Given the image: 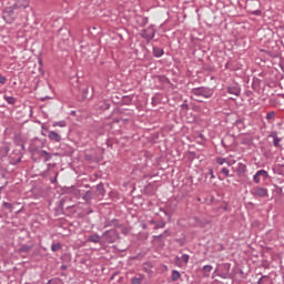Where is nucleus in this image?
Segmentation results:
<instances>
[{
    "mask_svg": "<svg viewBox=\"0 0 284 284\" xmlns=\"http://www.w3.org/2000/svg\"><path fill=\"white\" fill-rule=\"evenodd\" d=\"M97 110H101L102 112H105V110H110V102L106 100H101L95 104Z\"/></svg>",
    "mask_w": 284,
    "mask_h": 284,
    "instance_id": "11",
    "label": "nucleus"
},
{
    "mask_svg": "<svg viewBox=\"0 0 284 284\" xmlns=\"http://www.w3.org/2000/svg\"><path fill=\"white\" fill-rule=\"evenodd\" d=\"M186 241H187V235H185V233H182L180 239H174V243H178L180 247H183Z\"/></svg>",
    "mask_w": 284,
    "mask_h": 284,
    "instance_id": "21",
    "label": "nucleus"
},
{
    "mask_svg": "<svg viewBox=\"0 0 284 284\" xmlns=\"http://www.w3.org/2000/svg\"><path fill=\"white\" fill-rule=\"evenodd\" d=\"M12 7L16 10H26V8H30V0H16Z\"/></svg>",
    "mask_w": 284,
    "mask_h": 284,
    "instance_id": "9",
    "label": "nucleus"
},
{
    "mask_svg": "<svg viewBox=\"0 0 284 284\" xmlns=\"http://www.w3.org/2000/svg\"><path fill=\"white\" fill-rule=\"evenodd\" d=\"M268 136H271V139H278V133H276V131H273Z\"/></svg>",
    "mask_w": 284,
    "mask_h": 284,
    "instance_id": "51",
    "label": "nucleus"
},
{
    "mask_svg": "<svg viewBox=\"0 0 284 284\" xmlns=\"http://www.w3.org/2000/svg\"><path fill=\"white\" fill-rule=\"evenodd\" d=\"M204 276H210V272H212L213 267L212 265H204L203 266Z\"/></svg>",
    "mask_w": 284,
    "mask_h": 284,
    "instance_id": "34",
    "label": "nucleus"
},
{
    "mask_svg": "<svg viewBox=\"0 0 284 284\" xmlns=\"http://www.w3.org/2000/svg\"><path fill=\"white\" fill-rule=\"evenodd\" d=\"M220 174H223V176H224L225 179L232 176V175H230V170H229L227 168H222V169L220 170Z\"/></svg>",
    "mask_w": 284,
    "mask_h": 284,
    "instance_id": "36",
    "label": "nucleus"
},
{
    "mask_svg": "<svg viewBox=\"0 0 284 284\" xmlns=\"http://www.w3.org/2000/svg\"><path fill=\"white\" fill-rule=\"evenodd\" d=\"M48 174H50V169H47L45 171H43L40 176H42V179H45L48 176Z\"/></svg>",
    "mask_w": 284,
    "mask_h": 284,
    "instance_id": "49",
    "label": "nucleus"
},
{
    "mask_svg": "<svg viewBox=\"0 0 284 284\" xmlns=\"http://www.w3.org/2000/svg\"><path fill=\"white\" fill-rule=\"evenodd\" d=\"M124 105H131L132 104V98L130 95L123 97Z\"/></svg>",
    "mask_w": 284,
    "mask_h": 284,
    "instance_id": "39",
    "label": "nucleus"
},
{
    "mask_svg": "<svg viewBox=\"0 0 284 284\" xmlns=\"http://www.w3.org/2000/svg\"><path fill=\"white\" fill-rule=\"evenodd\" d=\"M193 221H194L196 227H205V225H207V222L201 220L197 216L193 217Z\"/></svg>",
    "mask_w": 284,
    "mask_h": 284,
    "instance_id": "25",
    "label": "nucleus"
},
{
    "mask_svg": "<svg viewBox=\"0 0 284 284\" xmlns=\"http://www.w3.org/2000/svg\"><path fill=\"white\" fill-rule=\"evenodd\" d=\"M119 275V273H113L110 277V281H114V277H116Z\"/></svg>",
    "mask_w": 284,
    "mask_h": 284,
    "instance_id": "60",
    "label": "nucleus"
},
{
    "mask_svg": "<svg viewBox=\"0 0 284 284\" xmlns=\"http://www.w3.org/2000/svg\"><path fill=\"white\" fill-rule=\"evenodd\" d=\"M144 192H145L146 194H149V196H153V194H154V185L148 184V185L145 186V189H144Z\"/></svg>",
    "mask_w": 284,
    "mask_h": 284,
    "instance_id": "30",
    "label": "nucleus"
},
{
    "mask_svg": "<svg viewBox=\"0 0 284 284\" xmlns=\"http://www.w3.org/2000/svg\"><path fill=\"white\" fill-rule=\"evenodd\" d=\"M88 92H89V88L88 87L82 89L83 99H88Z\"/></svg>",
    "mask_w": 284,
    "mask_h": 284,
    "instance_id": "48",
    "label": "nucleus"
},
{
    "mask_svg": "<svg viewBox=\"0 0 284 284\" xmlns=\"http://www.w3.org/2000/svg\"><path fill=\"white\" fill-rule=\"evenodd\" d=\"M252 88L255 92H258V88H261V80L258 78H253Z\"/></svg>",
    "mask_w": 284,
    "mask_h": 284,
    "instance_id": "28",
    "label": "nucleus"
},
{
    "mask_svg": "<svg viewBox=\"0 0 284 284\" xmlns=\"http://www.w3.org/2000/svg\"><path fill=\"white\" fill-rule=\"evenodd\" d=\"M171 278H172L173 282L174 281H179V278H181V273L179 271H176V270H173Z\"/></svg>",
    "mask_w": 284,
    "mask_h": 284,
    "instance_id": "35",
    "label": "nucleus"
},
{
    "mask_svg": "<svg viewBox=\"0 0 284 284\" xmlns=\"http://www.w3.org/2000/svg\"><path fill=\"white\" fill-rule=\"evenodd\" d=\"M143 283V276L138 275L131 278V284H142Z\"/></svg>",
    "mask_w": 284,
    "mask_h": 284,
    "instance_id": "32",
    "label": "nucleus"
},
{
    "mask_svg": "<svg viewBox=\"0 0 284 284\" xmlns=\"http://www.w3.org/2000/svg\"><path fill=\"white\" fill-rule=\"evenodd\" d=\"M152 239H153L152 240L153 243H164L165 241L163 233H161L160 235H153Z\"/></svg>",
    "mask_w": 284,
    "mask_h": 284,
    "instance_id": "27",
    "label": "nucleus"
},
{
    "mask_svg": "<svg viewBox=\"0 0 284 284\" xmlns=\"http://www.w3.org/2000/svg\"><path fill=\"white\" fill-rule=\"evenodd\" d=\"M7 81H8V79L0 73V84L6 85Z\"/></svg>",
    "mask_w": 284,
    "mask_h": 284,
    "instance_id": "47",
    "label": "nucleus"
},
{
    "mask_svg": "<svg viewBox=\"0 0 284 284\" xmlns=\"http://www.w3.org/2000/svg\"><path fill=\"white\" fill-rule=\"evenodd\" d=\"M154 34H156V30H154V27L151 26L142 30L141 37L142 39H145L148 42H150L152 39H154Z\"/></svg>",
    "mask_w": 284,
    "mask_h": 284,
    "instance_id": "6",
    "label": "nucleus"
},
{
    "mask_svg": "<svg viewBox=\"0 0 284 284\" xmlns=\"http://www.w3.org/2000/svg\"><path fill=\"white\" fill-rule=\"evenodd\" d=\"M59 250H63V244H61L60 242L53 243L51 245V252H59Z\"/></svg>",
    "mask_w": 284,
    "mask_h": 284,
    "instance_id": "31",
    "label": "nucleus"
},
{
    "mask_svg": "<svg viewBox=\"0 0 284 284\" xmlns=\"http://www.w3.org/2000/svg\"><path fill=\"white\" fill-rule=\"evenodd\" d=\"M162 235H163L164 239H168V236H172V231L165 230V231L162 233Z\"/></svg>",
    "mask_w": 284,
    "mask_h": 284,
    "instance_id": "44",
    "label": "nucleus"
},
{
    "mask_svg": "<svg viewBox=\"0 0 284 284\" xmlns=\"http://www.w3.org/2000/svg\"><path fill=\"white\" fill-rule=\"evenodd\" d=\"M247 172V165L243 164L242 162L237 163L236 174L237 176H243Z\"/></svg>",
    "mask_w": 284,
    "mask_h": 284,
    "instance_id": "17",
    "label": "nucleus"
},
{
    "mask_svg": "<svg viewBox=\"0 0 284 284\" xmlns=\"http://www.w3.org/2000/svg\"><path fill=\"white\" fill-rule=\"evenodd\" d=\"M274 116H276V112L274 111H270L266 113V121H272V119H274Z\"/></svg>",
    "mask_w": 284,
    "mask_h": 284,
    "instance_id": "38",
    "label": "nucleus"
},
{
    "mask_svg": "<svg viewBox=\"0 0 284 284\" xmlns=\"http://www.w3.org/2000/svg\"><path fill=\"white\" fill-rule=\"evenodd\" d=\"M175 263H176V265L181 266V257L175 256Z\"/></svg>",
    "mask_w": 284,
    "mask_h": 284,
    "instance_id": "56",
    "label": "nucleus"
},
{
    "mask_svg": "<svg viewBox=\"0 0 284 284\" xmlns=\"http://www.w3.org/2000/svg\"><path fill=\"white\" fill-rule=\"evenodd\" d=\"M48 136L50 141H54V143H61V134L57 133L55 131H49Z\"/></svg>",
    "mask_w": 284,
    "mask_h": 284,
    "instance_id": "16",
    "label": "nucleus"
},
{
    "mask_svg": "<svg viewBox=\"0 0 284 284\" xmlns=\"http://www.w3.org/2000/svg\"><path fill=\"white\" fill-rule=\"evenodd\" d=\"M42 148H45V140H41L39 138H34L33 140H31L28 150L34 163L39 162V160L34 158V154H37Z\"/></svg>",
    "mask_w": 284,
    "mask_h": 284,
    "instance_id": "2",
    "label": "nucleus"
},
{
    "mask_svg": "<svg viewBox=\"0 0 284 284\" xmlns=\"http://www.w3.org/2000/svg\"><path fill=\"white\" fill-rule=\"evenodd\" d=\"M261 179H262V181H267V179H270V173H267V171H265L263 169L258 170L254 174L253 181H254V183L258 184V183H261Z\"/></svg>",
    "mask_w": 284,
    "mask_h": 284,
    "instance_id": "7",
    "label": "nucleus"
},
{
    "mask_svg": "<svg viewBox=\"0 0 284 284\" xmlns=\"http://www.w3.org/2000/svg\"><path fill=\"white\" fill-rule=\"evenodd\" d=\"M221 143H222V146H223L225 150H227V144H225V140H224V139H222Z\"/></svg>",
    "mask_w": 284,
    "mask_h": 284,
    "instance_id": "58",
    "label": "nucleus"
},
{
    "mask_svg": "<svg viewBox=\"0 0 284 284\" xmlns=\"http://www.w3.org/2000/svg\"><path fill=\"white\" fill-rule=\"evenodd\" d=\"M217 276H220V278H230V273H225L223 271H221Z\"/></svg>",
    "mask_w": 284,
    "mask_h": 284,
    "instance_id": "41",
    "label": "nucleus"
},
{
    "mask_svg": "<svg viewBox=\"0 0 284 284\" xmlns=\"http://www.w3.org/2000/svg\"><path fill=\"white\" fill-rule=\"evenodd\" d=\"M212 97H214V89L207 87H199L191 90V99L197 101V103H203L204 99H212Z\"/></svg>",
    "mask_w": 284,
    "mask_h": 284,
    "instance_id": "1",
    "label": "nucleus"
},
{
    "mask_svg": "<svg viewBox=\"0 0 284 284\" xmlns=\"http://www.w3.org/2000/svg\"><path fill=\"white\" fill-rule=\"evenodd\" d=\"M232 267V264L224 263L220 266L221 272H224L226 274H230V268Z\"/></svg>",
    "mask_w": 284,
    "mask_h": 284,
    "instance_id": "29",
    "label": "nucleus"
},
{
    "mask_svg": "<svg viewBox=\"0 0 284 284\" xmlns=\"http://www.w3.org/2000/svg\"><path fill=\"white\" fill-rule=\"evenodd\" d=\"M122 234H124V236H128V234H130V229L123 227L122 229Z\"/></svg>",
    "mask_w": 284,
    "mask_h": 284,
    "instance_id": "53",
    "label": "nucleus"
},
{
    "mask_svg": "<svg viewBox=\"0 0 284 284\" xmlns=\"http://www.w3.org/2000/svg\"><path fill=\"white\" fill-rule=\"evenodd\" d=\"M252 94H253L252 91H250V90H246V91H245V95H246V97H252Z\"/></svg>",
    "mask_w": 284,
    "mask_h": 284,
    "instance_id": "59",
    "label": "nucleus"
},
{
    "mask_svg": "<svg viewBox=\"0 0 284 284\" xmlns=\"http://www.w3.org/2000/svg\"><path fill=\"white\" fill-rule=\"evenodd\" d=\"M140 19H141V26H148V21H149L148 17H141Z\"/></svg>",
    "mask_w": 284,
    "mask_h": 284,
    "instance_id": "45",
    "label": "nucleus"
},
{
    "mask_svg": "<svg viewBox=\"0 0 284 284\" xmlns=\"http://www.w3.org/2000/svg\"><path fill=\"white\" fill-rule=\"evenodd\" d=\"M60 270H62L63 272H65V270H68V265L62 264V265L60 266Z\"/></svg>",
    "mask_w": 284,
    "mask_h": 284,
    "instance_id": "57",
    "label": "nucleus"
},
{
    "mask_svg": "<svg viewBox=\"0 0 284 284\" xmlns=\"http://www.w3.org/2000/svg\"><path fill=\"white\" fill-rule=\"evenodd\" d=\"M216 163H217L219 165H223V163H225V158H220V159H217V160H216Z\"/></svg>",
    "mask_w": 284,
    "mask_h": 284,
    "instance_id": "52",
    "label": "nucleus"
},
{
    "mask_svg": "<svg viewBox=\"0 0 284 284\" xmlns=\"http://www.w3.org/2000/svg\"><path fill=\"white\" fill-rule=\"evenodd\" d=\"M226 90L229 94H234L235 97L241 95V87L237 83L229 85Z\"/></svg>",
    "mask_w": 284,
    "mask_h": 284,
    "instance_id": "10",
    "label": "nucleus"
},
{
    "mask_svg": "<svg viewBox=\"0 0 284 284\" xmlns=\"http://www.w3.org/2000/svg\"><path fill=\"white\" fill-rule=\"evenodd\" d=\"M181 109L182 110H190V105H187V103H183V104H181Z\"/></svg>",
    "mask_w": 284,
    "mask_h": 284,
    "instance_id": "54",
    "label": "nucleus"
},
{
    "mask_svg": "<svg viewBox=\"0 0 284 284\" xmlns=\"http://www.w3.org/2000/svg\"><path fill=\"white\" fill-rule=\"evenodd\" d=\"M104 227H123V224H121V221L113 219V220L106 221Z\"/></svg>",
    "mask_w": 284,
    "mask_h": 284,
    "instance_id": "14",
    "label": "nucleus"
},
{
    "mask_svg": "<svg viewBox=\"0 0 284 284\" xmlns=\"http://www.w3.org/2000/svg\"><path fill=\"white\" fill-rule=\"evenodd\" d=\"M95 193L97 196L103 199L105 196V186H103V183L100 182L97 186H95Z\"/></svg>",
    "mask_w": 284,
    "mask_h": 284,
    "instance_id": "13",
    "label": "nucleus"
},
{
    "mask_svg": "<svg viewBox=\"0 0 284 284\" xmlns=\"http://www.w3.org/2000/svg\"><path fill=\"white\" fill-rule=\"evenodd\" d=\"M4 101H7L8 105H17V98L4 94Z\"/></svg>",
    "mask_w": 284,
    "mask_h": 284,
    "instance_id": "24",
    "label": "nucleus"
},
{
    "mask_svg": "<svg viewBox=\"0 0 284 284\" xmlns=\"http://www.w3.org/2000/svg\"><path fill=\"white\" fill-rule=\"evenodd\" d=\"M34 247V244L28 245V244H22L19 248L18 252L19 254H30L32 252V248Z\"/></svg>",
    "mask_w": 284,
    "mask_h": 284,
    "instance_id": "12",
    "label": "nucleus"
},
{
    "mask_svg": "<svg viewBox=\"0 0 284 284\" xmlns=\"http://www.w3.org/2000/svg\"><path fill=\"white\" fill-rule=\"evenodd\" d=\"M2 207H4V210H9V212H12L14 210V206H12V204L9 202H3Z\"/></svg>",
    "mask_w": 284,
    "mask_h": 284,
    "instance_id": "37",
    "label": "nucleus"
},
{
    "mask_svg": "<svg viewBox=\"0 0 284 284\" xmlns=\"http://www.w3.org/2000/svg\"><path fill=\"white\" fill-rule=\"evenodd\" d=\"M19 163H21V158H18V159L16 160V162L13 163V165H19Z\"/></svg>",
    "mask_w": 284,
    "mask_h": 284,
    "instance_id": "61",
    "label": "nucleus"
},
{
    "mask_svg": "<svg viewBox=\"0 0 284 284\" xmlns=\"http://www.w3.org/2000/svg\"><path fill=\"white\" fill-rule=\"evenodd\" d=\"M182 261H183V263H190V255L183 254L182 255Z\"/></svg>",
    "mask_w": 284,
    "mask_h": 284,
    "instance_id": "46",
    "label": "nucleus"
},
{
    "mask_svg": "<svg viewBox=\"0 0 284 284\" xmlns=\"http://www.w3.org/2000/svg\"><path fill=\"white\" fill-rule=\"evenodd\" d=\"M67 125H68V122H65V120L53 123V128H65Z\"/></svg>",
    "mask_w": 284,
    "mask_h": 284,
    "instance_id": "33",
    "label": "nucleus"
},
{
    "mask_svg": "<svg viewBox=\"0 0 284 284\" xmlns=\"http://www.w3.org/2000/svg\"><path fill=\"white\" fill-rule=\"evenodd\" d=\"M69 193L72 194L75 199H82L83 191L79 190L78 187L71 186L69 189Z\"/></svg>",
    "mask_w": 284,
    "mask_h": 284,
    "instance_id": "15",
    "label": "nucleus"
},
{
    "mask_svg": "<svg viewBox=\"0 0 284 284\" xmlns=\"http://www.w3.org/2000/svg\"><path fill=\"white\" fill-rule=\"evenodd\" d=\"M263 278H270V276L263 275V276L257 281V284H263Z\"/></svg>",
    "mask_w": 284,
    "mask_h": 284,
    "instance_id": "55",
    "label": "nucleus"
},
{
    "mask_svg": "<svg viewBox=\"0 0 284 284\" xmlns=\"http://www.w3.org/2000/svg\"><path fill=\"white\" fill-rule=\"evenodd\" d=\"M119 239V231L116 230H108L102 234L103 243H116Z\"/></svg>",
    "mask_w": 284,
    "mask_h": 284,
    "instance_id": "3",
    "label": "nucleus"
},
{
    "mask_svg": "<svg viewBox=\"0 0 284 284\" xmlns=\"http://www.w3.org/2000/svg\"><path fill=\"white\" fill-rule=\"evenodd\" d=\"M36 154H38V156L40 158H44V161L48 162L52 159V154H50V152L45 151V150H41L38 151Z\"/></svg>",
    "mask_w": 284,
    "mask_h": 284,
    "instance_id": "20",
    "label": "nucleus"
},
{
    "mask_svg": "<svg viewBox=\"0 0 284 284\" xmlns=\"http://www.w3.org/2000/svg\"><path fill=\"white\" fill-rule=\"evenodd\" d=\"M262 52H265L272 59H277V57H281V47H278V44L274 43L272 45V48H268L266 50H262Z\"/></svg>",
    "mask_w": 284,
    "mask_h": 284,
    "instance_id": "5",
    "label": "nucleus"
},
{
    "mask_svg": "<svg viewBox=\"0 0 284 284\" xmlns=\"http://www.w3.org/2000/svg\"><path fill=\"white\" fill-rule=\"evenodd\" d=\"M58 176H59V172L55 173L54 178H50V183L52 184L57 183Z\"/></svg>",
    "mask_w": 284,
    "mask_h": 284,
    "instance_id": "50",
    "label": "nucleus"
},
{
    "mask_svg": "<svg viewBox=\"0 0 284 284\" xmlns=\"http://www.w3.org/2000/svg\"><path fill=\"white\" fill-rule=\"evenodd\" d=\"M0 172H6V169L3 168V165L0 163Z\"/></svg>",
    "mask_w": 284,
    "mask_h": 284,
    "instance_id": "63",
    "label": "nucleus"
},
{
    "mask_svg": "<svg viewBox=\"0 0 284 284\" xmlns=\"http://www.w3.org/2000/svg\"><path fill=\"white\" fill-rule=\"evenodd\" d=\"M82 199L85 201V203H89V201H92V192L91 191H82Z\"/></svg>",
    "mask_w": 284,
    "mask_h": 284,
    "instance_id": "26",
    "label": "nucleus"
},
{
    "mask_svg": "<svg viewBox=\"0 0 284 284\" xmlns=\"http://www.w3.org/2000/svg\"><path fill=\"white\" fill-rule=\"evenodd\" d=\"M251 14H253L254 17H261V14H263V11H261L260 9H256L251 11Z\"/></svg>",
    "mask_w": 284,
    "mask_h": 284,
    "instance_id": "43",
    "label": "nucleus"
},
{
    "mask_svg": "<svg viewBox=\"0 0 284 284\" xmlns=\"http://www.w3.org/2000/svg\"><path fill=\"white\" fill-rule=\"evenodd\" d=\"M150 225H154L153 230H163L165 227L164 221L150 220Z\"/></svg>",
    "mask_w": 284,
    "mask_h": 284,
    "instance_id": "19",
    "label": "nucleus"
},
{
    "mask_svg": "<svg viewBox=\"0 0 284 284\" xmlns=\"http://www.w3.org/2000/svg\"><path fill=\"white\" fill-rule=\"evenodd\" d=\"M253 3H255V6H261V1L258 0H253Z\"/></svg>",
    "mask_w": 284,
    "mask_h": 284,
    "instance_id": "62",
    "label": "nucleus"
},
{
    "mask_svg": "<svg viewBox=\"0 0 284 284\" xmlns=\"http://www.w3.org/2000/svg\"><path fill=\"white\" fill-rule=\"evenodd\" d=\"M162 54H165V51L162 48L153 47V57L161 59Z\"/></svg>",
    "mask_w": 284,
    "mask_h": 284,
    "instance_id": "22",
    "label": "nucleus"
},
{
    "mask_svg": "<svg viewBox=\"0 0 284 284\" xmlns=\"http://www.w3.org/2000/svg\"><path fill=\"white\" fill-rule=\"evenodd\" d=\"M101 239H103V236H100L98 233H94V234L88 236L87 242L88 243H102Z\"/></svg>",
    "mask_w": 284,
    "mask_h": 284,
    "instance_id": "18",
    "label": "nucleus"
},
{
    "mask_svg": "<svg viewBox=\"0 0 284 284\" xmlns=\"http://www.w3.org/2000/svg\"><path fill=\"white\" fill-rule=\"evenodd\" d=\"M253 196H258L260 199H265L267 196L268 191L266 187L255 186L252 191Z\"/></svg>",
    "mask_w": 284,
    "mask_h": 284,
    "instance_id": "8",
    "label": "nucleus"
},
{
    "mask_svg": "<svg viewBox=\"0 0 284 284\" xmlns=\"http://www.w3.org/2000/svg\"><path fill=\"white\" fill-rule=\"evenodd\" d=\"M14 10H17L13 6L7 7L3 11L2 19H4L6 23H14Z\"/></svg>",
    "mask_w": 284,
    "mask_h": 284,
    "instance_id": "4",
    "label": "nucleus"
},
{
    "mask_svg": "<svg viewBox=\"0 0 284 284\" xmlns=\"http://www.w3.org/2000/svg\"><path fill=\"white\" fill-rule=\"evenodd\" d=\"M274 148H281V138H275L273 140Z\"/></svg>",
    "mask_w": 284,
    "mask_h": 284,
    "instance_id": "40",
    "label": "nucleus"
},
{
    "mask_svg": "<svg viewBox=\"0 0 284 284\" xmlns=\"http://www.w3.org/2000/svg\"><path fill=\"white\" fill-rule=\"evenodd\" d=\"M281 68H282L283 72H284V62L281 63Z\"/></svg>",
    "mask_w": 284,
    "mask_h": 284,
    "instance_id": "64",
    "label": "nucleus"
},
{
    "mask_svg": "<svg viewBox=\"0 0 284 284\" xmlns=\"http://www.w3.org/2000/svg\"><path fill=\"white\" fill-rule=\"evenodd\" d=\"M207 176H210V179H214V170L213 169H209V172L205 173V179H207Z\"/></svg>",
    "mask_w": 284,
    "mask_h": 284,
    "instance_id": "42",
    "label": "nucleus"
},
{
    "mask_svg": "<svg viewBox=\"0 0 284 284\" xmlns=\"http://www.w3.org/2000/svg\"><path fill=\"white\" fill-rule=\"evenodd\" d=\"M63 205H65V199L60 200L59 206L55 209L57 216H59L60 214H63Z\"/></svg>",
    "mask_w": 284,
    "mask_h": 284,
    "instance_id": "23",
    "label": "nucleus"
}]
</instances>
